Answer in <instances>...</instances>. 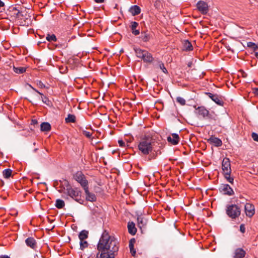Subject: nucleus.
Listing matches in <instances>:
<instances>
[{
    "label": "nucleus",
    "mask_w": 258,
    "mask_h": 258,
    "mask_svg": "<svg viewBox=\"0 0 258 258\" xmlns=\"http://www.w3.org/2000/svg\"><path fill=\"white\" fill-rule=\"evenodd\" d=\"M97 250L96 258H114L115 253L118 250V242L115 237L104 230L98 243Z\"/></svg>",
    "instance_id": "1"
},
{
    "label": "nucleus",
    "mask_w": 258,
    "mask_h": 258,
    "mask_svg": "<svg viewBox=\"0 0 258 258\" xmlns=\"http://www.w3.org/2000/svg\"><path fill=\"white\" fill-rule=\"evenodd\" d=\"M154 144L155 142L152 137L145 136L139 141L138 147L142 154L147 155L152 152Z\"/></svg>",
    "instance_id": "2"
},
{
    "label": "nucleus",
    "mask_w": 258,
    "mask_h": 258,
    "mask_svg": "<svg viewBox=\"0 0 258 258\" xmlns=\"http://www.w3.org/2000/svg\"><path fill=\"white\" fill-rule=\"evenodd\" d=\"M222 168L224 177L226 180L231 184H233L234 178L231 177L230 174L231 173L230 162L229 159L224 158L222 161Z\"/></svg>",
    "instance_id": "3"
},
{
    "label": "nucleus",
    "mask_w": 258,
    "mask_h": 258,
    "mask_svg": "<svg viewBox=\"0 0 258 258\" xmlns=\"http://www.w3.org/2000/svg\"><path fill=\"white\" fill-rule=\"evenodd\" d=\"M226 214L232 219H236L241 214V209L236 204L228 205L226 209Z\"/></svg>",
    "instance_id": "4"
},
{
    "label": "nucleus",
    "mask_w": 258,
    "mask_h": 258,
    "mask_svg": "<svg viewBox=\"0 0 258 258\" xmlns=\"http://www.w3.org/2000/svg\"><path fill=\"white\" fill-rule=\"evenodd\" d=\"M136 56L141 58L144 62H151L153 60L152 55L146 50H143L140 48H135Z\"/></svg>",
    "instance_id": "5"
},
{
    "label": "nucleus",
    "mask_w": 258,
    "mask_h": 258,
    "mask_svg": "<svg viewBox=\"0 0 258 258\" xmlns=\"http://www.w3.org/2000/svg\"><path fill=\"white\" fill-rule=\"evenodd\" d=\"M197 113L202 116L203 118L207 117L210 119L216 120L217 119V115L214 112H210L204 106H200L196 108Z\"/></svg>",
    "instance_id": "6"
},
{
    "label": "nucleus",
    "mask_w": 258,
    "mask_h": 258,
    "mask_svg": "<svg viewBox=\"0 0 258 258\" xmlns=\"http://www.w3.org/2000/svg\"><path fill=\"white\" fill-rule=\"evenodd\" d=\"M67 184V193L72 199L76 201H78L79 198L81 197V192L77 188H72L68 181H66L65 184Z\"/></svg>",
    "instance_id": "7"
},
{
    "label": "nucleus",
    "mask_w": 258,
    "mask_h": 258,
    "mask_svg": "<svg viewBox=\"0 0 258 258\" xmlns=\"http://www.w3.org/2000/svg\"><path fill=\"white\" fill-rule=\"evenodd\" d=\"M16 22L21 26H28L31 23L30 16L25 10L22 11Z\"/></svg>",
    "instance_id": "8"
},
{
    "label": "nucleus",
    "mask_w": 258,
    "mask_h": 258,
    "mask_svg": "<svg viewBox=\"0 0 258 258\" xmlns=\"http://www.w3.org/2000/svg\"><path fill=\"white\" fill-rule=\"evenodd\" d=\"M74 178L81 185L83 188L88 186V181L82 172H77L74 175Z\"/></svg>",
    "instance_id": "9"
},
{
    "label": "nucleus",
    "mask_w": 258,
    "mask_h": 258,
    "mask_svg": "<svg viewBox=\"0 0 258 258\" xmlns=\"http://www.w3.org/2000/svg\"><path fill=\"white\" fill-rule=\"evenodd\" d=\"M22 11V10H18L16 7H12L10 8L9 15L11 17L13 21L16 22Z\"/></svg>",
    "instance_id": "10"
},
{
    "label": "nucleus",
    "mask_w": 258,
    "mask_h": 258,
    "mask_svg": "<svg viewBox=\"0 0 258 258\" xmlns=\"http://www.w3.org/2000/svg\"><path fill=\"white\" fill-rule=\"evenodd\" d=\"M244 210L246 216L252 217L255 213V208L253 205L247 203L244 206Z\"/></svg>",
    "instance_id": "11"
},
{
    "label": "nucleus",
    "mask_w": 258,
    "mask_h": 258,
    "mask_svg": "<svg viewBox=\"0 0 258 258\" xmlns=\"http://www.w3.org/2000/svg\"><path fill=\"white\" fill-rule=\"evenodd\" d=\"M197 7L198 10L203 15L206 14L209 11L208 4L204 1H199Z\"/></svg>",
    "instance_id": "12"
},
{
    "label": "nucleus",
    "mask_w": 258,
    "mask_h": 258,
    "mask_svg": "<svg viewBox=\"0 0 258 258\" xmlns=\"http://www.w3.org/2000/svg\"><path fill=\"white\" fill-rule=\"evenodd\" d=\"M220 190L224 195L232 196L234 194L232 188L227 184H222L220 187Z\"/></svg>",
    "instance_id": "13"
},
{
    "label": "nucleus",
    "mask_w": 258,
    "mask_h": 258,
    "mask_svg": "<svg viewBox=\"0 0 258 258\" xmlns=\"http://www.w3.org/2000/svg\"><path fill=\"white\" fill-rule=\"evenodd\" d=\"M207 94L216 104L221 106H223L224 102L222 100L221 97L217 94H213L211 93H207Z\"/></svg>",
    "instance_id": "14"
},
{
    "label": "nucleus",
    "mask_w": 258,
    "mask_h": 258,
    "mask_svg": "<svg viewBox=\"0 0 258 258\" xmlns=\"http://www.w3.org/2000/svg\"><path fill=\"white\" fill-rule=\"evenodd\" d=\"M86 194V199L87 201L90 202H94L96 201V196L89 191L88 186L84 188Z\"/></svg>",
    "instance_id": "15"
},
{
    "label": "nucleus",
    "mask_w": 258,
    "mask_h": 258,
    "mask_svg": "<svg viewBox=\"0 0 258 258\" xmlns=\"http://www.w3.org/2000/svg\"><path fill=\"white\" fill-rule=\"evenodd\" d=\"M167 141L172 145H177L179 141V137L176 134H172L171 136L167 137Z\"/></svg>",
    "instance_id": "16"
},
{
    "label": "nucleus",
    "mask_w": 258,
    "mask_h": 258,
    "mask_svg": "<svg viewBox=\"0 0 258 258\" xmlns=\"http://www.w3.org/2000/svg\"><path fill=\"white\" fill-rule=\"evenodd\" d=\"M26 245L32 249H35L36 247V241L33 237H28L25 240Z\"/></svg>",
    "instance_id": "17"
},
{
    "label": "nucleus",
    "mask_w": 258,
    "mask_h": 258,
    "mask_svg": "<svg viewBox=\"0 0 258 258\" xmlns=\"http://www.w3.org/2000/svg\"><path fill=\"white\" fill-rule=\"evenodd\" d=\"M208 141L211 144H213L217 147L221 146L222 144V141L220 139L213 136L208 139Z\"/></svg>",
    "instance_id": "18"
},
{
    "label": "nucleus",
    "mask_w": 258,
    "mask_h": 258,
    "mask_svg": "<svg viewBox=\"0 0 258 258\" xmlns=\"http://www.w3.org/2000/svg\"><path fill=\"white\" fill-rule=\"evenodd\" d=\"M245 255V251L242 248H237L234 252V258H243Z\"/></svg>",
    "instance_id": "19"
},
{
    "label": "nucleus",
    "mask_w": 258,
    "mask_h": 258,
    "mask_svg": "<svg viewBox=\"0 0 258 258\" xmlns=\"http://www.w3.org/2000/svg\"><path fill=\"white\" fill-rule=\"evenodd\" d=\"M129 11L133 16L137 15L141 13L140 8L137 5L132 6Z\"/></svg>",
    "instance_id": "20"
},
{
    "label": "nucleus",
    "mask_w": 258,
    "mask_h": 258,
    "mask_svg": "<svg viewBox=\"0 0 258 258\" xmlns=\"http://www.w3.org/2000/svg\"><path fill=\"white\" fill-rule=\"evenodd\" d=\"M128 232L132 235H135L137 232V229L135 224L133 222H128L127 224Z\"/></svg>",
    "instance_id": "21"
},
{
    "label": "nucleus",
    "mask_w": 258,
    "mask_h": 258,
    "mask_svg": "<svg viewBox=\"0 0 258 258\" xmlns=\"http://www.w3.org/2000/svg\"><path fill=\"white\" fill-rule=\"evenodd\" d=\"M183 49L186 51H190L193 49V47L189 41L185 40L183 41Z\"/></svg>",
    "instance_id": "22"
},
{
    "label": "nucleus",
    "mask_w": 258,
    "mask_h": 258,
    "mask_svg": "<svg viewBox=\"0 0 258 258\" xmlns=\"http://www.w3.org/2000/svg\"><path fill=\"white\" fill-rule=\"evenodd\" d=\"M138 26V23L137 22H132L131 23V28L133 34H134L135 35H138L140 33L139 30L136 29V28Z\"/></svg>",
    "instance_id": "23"
},
{
    "label": "nucleus",
    "mask_w": 258,
    "mask_h": 258,
    "mask_svg": "<svg viewBox=\"0 0 258 258\" xmlns=\"http://www.w3.org/2000/svg\"><path fill=\"white\" fill-rule=\"evenodd\" d=\"M136 242V240L135 238H132L129 242V248L130 249L131 253H132V255H135L136 251L135 249H134V244Z\"/></svg>",
    "instance_id": "24"
},
{
    "label": "nucleus",
    "mask_w": 258,
    "mask_h": 258,
    "mask_svg": "<svg viewBox=\"0 0 258 258\" xmlns=\"http://www.w3.org/2000/svg\"><path fill=\"white\" fill-rule=\"evenodd\" d=\"M30 86L32 88V89L34 90L36 92L38 93L39 95H41V100L42 101L47 104V105H49V103H50V101L49 100V99L45 96H44V95L41 93L40 92H39V91H38L36 89L34 88L33 87H32L31 85H30Z\"/></svg>",
    "instance_id": "25"
},
{
    "label": "nucleus",
    "mask_w": 258,
    "mask_h": 258,
    "mask_svg": "<svg viewBox=\"0 0 258 258\" xmlns=\"http://www.w3.org/2000/svg\"><path fill=\"white\" fill-rule=\"evenodd\" d=\"M51 129V125L48 122H44L41 124V131L48 132Z\"/></svg>",
    "instance_id": "26"
},
{
    "label": "nucleus",
    "mask_w": 258,
    "mask_h": 258,
    "mask_svg": "<svg viewBox=\"0 0 258 258\" xmlns=\"http://www.w3.org/2000/svg\"><path fill=\"white\" fill-rule=\"evenodd\" d=\"M139 227L141 229L144 227L147 224V221L142 217H138L137 218Z\"/></svg>",
    "instance_id": "27"
},
{
    "label": "nucleus",
    "mask_w": 258,
    "mask_h": 258,
    "mask_svg": "<svg viewBox=\"0 0 258 258\" xmlns=\"http://www.w3.org/2000/svg\"><path fill=\"white\" fill-rule=\"evenodd\" d=\"M156 67L161 69L164 73L168 74V71L165 67L164 63L162 61H158L157 62Z\"/></svg>",
    "instance_id": "28"
},
{
    "label": "nucleus",
    "mask_w": 258,
    "mask_h": 258,
    "mask_svg": "<svg viewBox=\"0 0 258 258\" xmlns=\"http://www.w3.org/2000/svg\"><path fill=\"white\" fill-rule=\"evenodd\" d=\"M65 121L67 123L75 122L76 121V116L73 114H69L68 117L66 118Z\"/></svg>",
    "instance_id": "29"
},
{
    "label": "nucleus",
    "mask_w": 258,
    "mask_h": 258,
    "mask_svg": "<svg viewBox=\"0 0 258 258\" xmlns=\"http://www.w3.org/2000/svg\"><path fill=\"white\" fill-rule=\"evenodd\" d=\"M12 170L10 169H6L3 171V175L4 178H9L12 175Z\"/></svg>",
    "instance_id": "30"
},
{
    "label": "nucleus",
    "mask_w": 258,
    "mask_h": 258,
    "mask_svg": "<svg viewBox=\"0 0 258 258\" xmlns=\"http://www.w3.org/2000/svg\"><path fill=\"white\" fill-rule=\"evenodd\" d=\"M88 232L86 230L82 231L79 235L80 240H85L88 237Z\"/></svg>",
    "instance_id": "31"
},
{
    "label": "nucleus",
    "mask_w": 258,
    "mask_h": 258,
    "mask_svg": "<svg viewBox=\"0 0 258 258\" xmlns=\"http://www.w3.org/2000/svg\"><path fill=\"white\" fill-rule=\"evenodd\" d=\"M64 202L63 200L57 199L56 201L55 207L58 209H61L64 206Z\"/></svg>",
    "instance_id": "32"
},
{
    "label": "nucleus",
    "mask_w": 258,
    "mask_h": 258,
    "mask_svg": "<svg viewBox=\"0 0 258 258\" xmlns=\"http://www.w3.org/2000/svg\"><path fill=\"white\" fill-rule=\"evenodd\" d=\"M14 71L17 74H22L26 71V68L24 67H15L13 68Z\"/></svg>",
    "instance_id": "33"
},
{
    "label": "nucleus",
    "mask_w": 258,
    "mask_h": 258,
    "mask_svg": "<svg viewBox=\"0 0 258 258\" xmlns=\"http://www.w3.org/2000/svg\"><path fill=\"white\" fill-rule=\"evenodd\" d=\"M46 39L48 41H56L57 38L54 34L50 35L47 34Z\"/></svg>",
    "instance_id": "34"
},
{
    "label": "nucleus",
    "mask_w": 258,
    "mask_h": 258,
    "mask_svg": "<svg viewBox=\"0 0 258 258\" xmlns=\"http://www.w3.org/2000/svg\"><path fill=\"white\" fill-rule=\"evenodd\" d=\"M80 248L82 250H83L84 248L87 247L88 245V242L85 240H80Z\"/></svg>",
    "instance_id": "35"
},
{
    "label": "nucleus",
    "mask_w": 258,
    "mask_h": 258,
    "mask_svg": "<svg viewBox=\"0 0 258 258\" xmlns=\"http://www.w3.org/2000/svg\"><path fill=\"white\" fill-rule=\"evenodd\" d=\"M142 40L144 42H147L150 39V35L146 32L142 33Z\"/></svg>",
    "instance_id": "36"
},
{
    "label": "nucleus",
    "mask_w": 258,
    "mask_h": 258,
    "mask_svg": "<svg viewBox=\"0 0 258 258\" xmlns=\"http://www.w3.org/2000/svg\"><path fill=\"white\" fill-rule=\"evenodd\" d=\"M176 101L181 105H184L186 103L185 99L181 97H177Z\"/></svg>",
    "instance_id": "37"
},
{
    "label": "nucleus",
    "mask_w": 258,
    "mask_h": 258,
    "mask_svg": "<svg viewBox=\"0 0 258 258\" xmlns=\"http://www.w3.org/2000/svg\"><path fill=\"white\" fill-rule=\"evenodd\" d=\"M247 46L250 48H252L253 50V51H255V49H256V48L258 47V46L256 45L254 43L249 42L247 43Z\"/></svg>",
    "instance_id": "38"
},
{
    "label": "nucleus",
    "mask_w": 258,
    "mask_h": 258,
    "mask_svg": "<svg viewBox=\"0 0 258 258\" xmlns=\"http://www.w3.org/2000/svg\"><path fill=\"white\" fill-rule=\"evenodd\" d=\"M5 9V4L4 2L0 0V13L3 12Z\"/></svg>",
    "instance_id": "39"
},
{
    "label": "nucleus",
    "mask_w": 258,
    "mask_h": 258,
    "mask_svg": "<svg viewBox=\"0 0 258 258\" xmlns=\"http://www.w3.org/2000/svg\"><path fill=\"white\" fill-rule=\"evenodd\" d=\"M83 134L84 136H85L86 137L88 138H90L92 136V133L90 132H88V131H83Z\"/></svg>",
    "instance_id": "40"
},
{
    "label": "nucleus",
    "mask_w": 258,
    "mask_h": 258,
    "mask_svg": "<svg viewBox=\"0 0 258 258\" xmlns=\"http://www.w3.org/2000/svg\"><path fill=\"white\" fill-rule=\"evenodd\" d=\"M160 6H161V2H160V1H158V0L156 1L155 2V3H154V7L157 9H160Z\"/></svg>",
    "instance_id": "41"
},
{
    "label": "nucleus",
    "mask_w": 258,
    "mask_h": 258,
    "mask_svg": "<svg viewBox=\"0 0 258 258\" xmlns=\"http://www.w3.org/2000/svg\"><path fill=\"white\" fill-rule=\"evenodd\" d=\"M251 137L254 141L258 142V135L256 133H252L251 134Z\"/></svg>",
    "instance_id": "42"
},
{
    "label": "nucleus",
    "mask_w": 258,
    "mask_h": 258,
    "mask_svg": "<svg viewBox=\"0 0 258 258\" xmlns=\"http://www.w3.org/2000/svg\"><path fill=\"white\" fill-rule=\"evenodd\" d=\"M240 231L241 233H244L245 232V228L244 224H242L240 225Z\"/></svg>",
    "instance_id": "43"
},
{
    "label": "nucleus",
    "mask_w": 258,
    "mask_h": 258,
    "mask_svg": "<svg viewBox=\"0 0 258 258\" xmlns=\"http://www.w3.org/2000/svg\"><path fill=\"white\" fill-rule=\"evenodd\" d=\"M239 73H240V75L241 76V77H243V78H246L247 77V74L246 73H245L242 70H240L239 71Z\"/></svg>",
    "instance_id": "44"
},
{
    "label": "nucleus",
    "mask_w": 258,
    "mask_h": 258,
    "mask_svg": "<svg viewBox=\"0 0 258 258\" xmlns=\"http://www.w3.org/2000/svg\"><path fill=\"white\" fill-rule=\"evenodd\" d=\"M118 143L120 147H124L125 146V143L122 140H118Z\"/></svg>",
    "instance_id": "45"
},
{
    "label": "nucleus",
    "mask_w": 258,
    "mask_h": 258,
    "mask_svg": "<svg viewBox=\"0 0 258 258\" xmlns=\"http://www.w3.org/2000/svg\"><path fill=\"white\" fill-rule=\"evenodd\" d=\"M254 94L258 96V88H255L253 91Z\"/></svg>",
    "instance_id": "46"
},
{
    "label": "nucleus",
    "mask_w": 258,
    "mask_h": 258,
    "mask_svg": "<svg viewBox=\"0 0 258 258\" xmlns=\"http://www.w3.org/2000/svg\"><path fill=\"white\" fill-rule=\"evenodd\" d=\"M96 3H103L104 0H94Z\"/></svg>",
    "instance_id": "47"
},
{
    "label": "nucleus",
    "mask_w": 258,
    "mask_h": 258,
    "mask_svg": "<svg viewBox=\"0 0 258 258\" xmlns=\"http://www.w3.org/2000/svg\"><path fill=\"white\" fill-rule=\"evenodd\" d=\"M0 258H10L9 256L6 255H1Z\"/></svg>",
    "instance_id": "48"
},
{
    "label": "nucleus",
    "mask_w": 258,
    "mask_h": 258,
    "mask_svg": "<svg viewBox=\"0 0 258 258\" xmlns=\"http://www.w3.org/2000/svg\"><path fill=\"white\" fill-rule=\"evenodd\" d=\"M32 122L33 124H36L37 123V121L35 119L32 120Z\"/></svg>",
    "instance_id": "49"
},
{
    "label": "nucleus",
    "mask_w": 258,
    "mask_h": 258,
    "mask_svg": "<svg viewBox=\"0 0 258 258\" xmlns=\"http://www.w3.org/2000/svg\"><path fill=\"white\" fill-rule=\"evenodd\" d=\"M35 101H36L35 100H34L33 101L32 100H30V101L32 103H34L36 102Z\"/></svg>",
    "instance_id": "50"
}]
</instances>
